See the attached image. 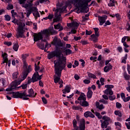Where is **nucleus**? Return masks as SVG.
I'll list each match as a JSON object with an SVG mask.
<instances>
[{
	"mask_svg": "<svg viewBox=\"0 0 130 130\" xmlns=\"http://www.w3.org/2000/svg\"><path fill=\"white\" fill-rule=\"evenodd\" d=\"M48 59H51L53 57H56L57 59L54 61L55 68V83L58 82L60 78L61 72L66 68L67 58L63 56V54L60 53L59 50L53 51L48 54Z\"/></svg>",
	"mask_w": 130,
	"mask_h": 130,
	"instance_id": "f257e3e1",
	"label": "nucleus"
},
{
	"mask_svg": "<svg viewBox=\"0 0 130 130\" xmlns=\"http://www.w3.org/2000/svg\"><path fill=\"white\" fill-rule=\"evenodd\" d=\"M91 0H71L66 2V5L62 3L57 4V9L54 8L53 11L55 14H61L66 11L67 7L74 5L78 9L77 14L79 13H85L86 7L88 6V3Z\"/></svg>",
	"mask_w": 130,
	"mask_h": 130,
	"instance_id": "f03ea898",
	"label": "nucleus"
},
{
	"mask_svg": "<svg viewBox=\"0 0 130 130\" xmlns=\"http://www.w3.org/2000/svg\"><path fill=\"white\" fill-rule=\"evenodd\" d=\"M50 34L51 35H55V34H57L56 30L53 29V27H52L51 28L48 29L42 30L38 34L35 35L34 41H35V42H37V41L41 40V41L46 42V40H48V39H49Z\"/></svg>",
	"mask_w": 130,
	"mask_h": 130,
	"instance_id": "7ed1b4c3",
	"label": "nucleus"
},
{
	"mask_svg": "<svg viewBox=\"0 0 130 130\" xmlns=\"http://www.w3.org/2000/svg\"><path fill=\"white\" fill-rule=\"evenodd\" d=\"M23 69L24 70V71L22 72V74L21 75L20 78L18 79V80H15L14 81L12 82L11 84V88L12 89H15L18 85H20L26 78L28 76V75H29V73L30 72H31V70H28V64H27V62L26 61H24L23 62Z\"/></svg>",
	"mask_w": 130,
	"mask_h": 130,
	"instance_id": "20e7f679",
	"label": "nucleus"
},
{
	"mask_svg": "<svg viewBox=\"0 0 130 130\" xmlns=\"http://www.w3.org/2000/svg\"><path fill=\"white\" fill-rule=\"evenodd\" d=\"M68 27L66 30L67 31H71L69 32V34H76L77 33V29H78V27L79 26V23L77 22L76 21H74L70 23L67 24Z\"/></svg>",
	"mask_w": 130,
	"mask_h": 130,
	"instance_id": "39448f33",
	"label": "nucleus"
},
{
	"mask_svg": "<svg viewBox=\"0 0 130 130\" xmlns=\"http://www.w3.org/2000/svg\"><path fill=\"white\" fill-rule=\"evenodd\" d=\"M12 91L13 90L7 91V94H9L10 95H11V94H12L13 98H21L23 100H28V99H29V98L26 97V93L25 92H14Z\"/></svg>",
	"mask_w": 130,
	"mask_h": 130,
	"instance_id": "423d86ee",
	"label": "nucleus"
},
{
	"mask_svg": "<svg viewBox=\"0 0 130 130\" xmlns=\"http://www.w3.org/2000/svg\"><path fill=\"white\" fill-rule=\"evenodd\" d=\"M102 119L103 120H100L101 122L102 128H106L108 124H109V122H111V118H110V117L106 115H105L102 117Z\"/></svg>",
	"mask_w": 130,
	"mask_h": 130,
	"instance_id": "0eeeda50",
	"label": "nucleus"
},
{
	"mask_svg": "<svg viewBox=\"0 0 130 130\" xmlns=\"http://www.w3.org/2000/svg\"><path fill=\"white\" fill-rule=\"evenodd\" d=\"M24 26L25 24L24 23L22 25L18 26L16 35L17 38H23V37H24V33H25Z\"/></svg>",
	"mask_w": 130,
	"mask_h": 130,
	"instance_id": "6e6552de",
	"label": "nucleus"
},
{
	"mask_svg": "<svg viewBox=\"0 0 130 130\" xmlns=\"http://www.w3.org/2000/svg\"><path fill=\"white\" fill-rule=\"evenodd\" d=\"M35 0H27V3H28V6L29 7L28 10V12H30L31 13L32 12L34 13H35V12H37L38 11V9L37 8L35 7H33V2H34Z\"/></svg>",
	"mask_w": 130,
	"mask_h": 130,
	"instance_id": "1a4fd4ad",
	"label": "nucleus"
},
{
	"mask_svg": "<svg viewBox=\"0 0 130 130\" xmlns=\"http://www.w3.org/2000/svg\"><path fill=\"white\" fill-rule=\"evenodd\" d=\"M105 87V88H107V89L105 90V93L106 95H112L113 94V91L112 89H111L114 87L113 85H106Z\"/></svg>",
	"mask_w": 130,
	"mask_h": 130,
	"instance_id": "9d476101",
	"label": "nucleus"
},
{
	"mask_svg": "<svg viewBox=\"0 0 130 130\" xmlns=\"http://www.w3.org/2000/svg\"><path fill=\"white\" fill-rule=\"evenodd\" d=\"M18 86H19V85H17L15 88H12V83H11V85L10 87L7 88L6 89V91H14V90H18L19 88H21V87H22V89H26V88H27V84H23L22 85H21V86H19L18 87Z\"/></svg>",
	"mask_w": 130,
	"mask_h": 130,
	"instance_id": "9b49d317",
	"label": "nucleus"
},
{
	"mask_svg": "<svg viewBox=\"0 0 130 130\" xmlns=\"http://www.w3.org/2000/svg\"><path fill=\"white\" fill-rule=\"evenodd\" d=\"M59 51H60L61 54L65 53L66 55H70V54H72V53H73V51L71 49H67L63 47L59 50Z\"/></svg>",
	"mask_w": 130,
	"mask_h": 130,
	"instance_id": "f8f14e48",
	"label": "nucleus"
},
{
	"mask_svg": "<svg viewBox=\"0 0 130 130\" xmlns=\"http://www.w3.org/2000/svg\"><path fill=\"white\" fill-rule=\"evenodd\" d=\"M42 76V74L41 75H39V74L38 73V72L35 73L31 78V82H32V83H34L35 82H37V81L39 80H41Z\"/></svg>",
	"mask_w": 130,
	"mask_h": 130,
	"instance_id": "ddd939ff",
	"label": "nucleus"
},
{
	"mask_svg": "<svg viewBox=\"0 0 130 130\" xmlns=\"http://www.w3.org/2000/svg\"><path fill=\"white\" fill-rule=\"evenodd\" d=\"M53 45H54L56 47H62V43L57 39V37H55L53 41Z\"/></svg>",
	"mask_w": 130,
	"mask_h": 130,
	"instance_id": "4468645a",
	"label": "nucleus"
},
{
	"mask_svg": "<svg viewBox=\"0 0 130 130\" xmlns=\"http://www.w3.org/2000/svg\"><path fill=\"white\" fill-rule=\"evenodd\" d=\"M98 20L100 22V25H102L105 22H106V20H107V16L105 15L103 16H98Z\"/></svg>",
	"mask_w": 130,
	"mask_h": 130,
	"instance_id": "2eb2a0df",
	"label": "nucleus"
},
{
	"mask_svg": "<svg viewBox=\"0 0 130 130\" xmlns=\"http://www.w3.org/2000/svg\"><path fill=\"white\" fill-rule=\"evenodd\" d=\"M28 95H26L25 96L26 98H28L27 97H35L36 96V93H34V91L33 90V89L31 88L28 90Z\"/></svg>",
	"mask_w": 130,
	"mask_h": 130,
	"instance_id": "dca6fc26",
	"label": "nucleus"
},
{
	"mask_svg": "<svg viewBox=\"0 0 130 130\" xmlns=\"http://www.w3.org/2000/svg\"><path fill=\"white\" fill-rule=\"evenodd\" d=\"M84 116L85 117H91V118H94L95 117V115L92 113L91 112H86L84 113Z\"/></svg>",
	"mask_w": 130,
	"mask_h": 130,
	"instance_id": "f3484780",
	"label": "nucleus"
},
{
	"mask_svg": "<svg viewBox=\"0 0 130 130\" xmlns=\"http://www.w3.org/2000/svg\"><path fill=\"white\" fill-rule=\"evenodd\" d=\"M90 40H91V41L96 43L97 42V41H98V37H99V36L93 34L90 36Z\"/></svg>",
	"mask_w": 130,
	"mask_h": 130,
	"instance_id": "a211bd4d",
	"label": "nucleus"
},
{
	"mask_svg": "<svg viewBox=\"0 0 130 130\" xmlns=\"http://www.w3.org/2000/svg\"><path fill=\"white\" fill-rule=\"evenodd\" d=\"M95 106L96 107V108L100 109V110H102V109H104V108H105L103 104H100L98 102L95 103Z\"/></svg>",
	"mask_w": 130,
	"mask_h": 130,
	"instance_id": "6ab92c4d",
	"label": "nucleus"
},
{
	"mask_svg": "<svg viewBox=\"0 0 130 130\" xmlns=\"http://www.w3.org/2000/svg\"><path fill=\"white\" fill-rule=\"evenodd\" d=\"M71 92V87L69 85H67L65 88L62 90L63 94H67V93H70Z\"/></svg>",
	"mask_w": 130,
	"mask_h": 130,
	"instance_id": "aec40b11",
	"label": "nucleus"
},
{
	"mask_svg": "<svg viewBox=\"0 0 130 130\" xmlns=\"http://www.w3.org/2000/svg\"><path fill=\"white\" fill-rule=\"evenodd\" d=\"M112 69V66H111V64H109L108 65L105 67L104 71V72H105V73H107V72H109V71H110V70H111Z\"/></svg>",
	"mask_w": 130,
	"mask_h": 130,
	"instance_id": "412c9836",
	"label": "nucleus"
},
{
	"mask_svg": "<svg viewBox=\"0 0 130 130\" xmlns=\"http://www.w3.org/2000/svg\"><path fill=\"white\" fill-rule=\"evenodd\" d=\"M60 77H61V75H60V78L59 79L58 81L56 83L55 82V75H54V83H55V84H57V83L59 82V84L60 85L59 88H62V86H63L62 83H63V82H62V80H60Z\"/></svg>",
	"mask_w": 130,
	"mask_h": 130,
	"instance_id": "4be33fe9",
	"label": "nucleus"
},
{
	"mask_svg": "<svg viewBox=\"0 0 130 130\" xmlns=\"http://www.w3.org/2000/svg\"><path fill=\"white\" fill-rule=\"evenodd\" d=\"M12 23L14 24H16L18 26H22L23 25V23H22L19 20H17V19H14L12 21Z\"/></svg>",
	"mask_w": 130,
	"mask_h": 130,
	"instance_id": "5701e85b",
	"label": "nucleus"
},
{
	"mask_svg": "<svg viewBox=\"0 0 130 130\" xmlns=\"http://www.w3.org/2000/svg\"><path fill=\"white\" fill-rule=\"evenodd\" d=\"M115 0H110L109 3L108 4L109 7H114L115 6Z\"/></svg>",
	"mask_w": 130,
	"mask_h": 130,
	"instance_id": "b1692460",
	"label": "nucleus"
},
{
	"mask_svg": "<svg viewBox=\"0 0 130 130\" xmlns=\"http://www.w3.org/2000/svg\"><path fill=\"white\" fill-rule=\"evenodd\" d=\"M18 76L19 72H15L12 74V79H13V80H16V79L18 78Z\"/></svg>",
	"mask_w": 130,
	"mask_h": 130,
	"instance_id": "393cba45",
	"label": "nucleus"
},
{
	"mask_svg": "<svg viewBox=\"0 0 130 130\" xmlns=\"http://www.w3.org/2000/svg\"><path fill=\"white\" fill-rule=\"evenodd\" d=\"M54 28L56 29V30H58L59 29V31H62L63 29L62 27L60 26V23H58L57 25H54Z\"/></svg>",
	"mask_w": 130,
	"mask_h": 130,
	"instance_id": "a878e982",
	"label": "nucleus"
},
{
	"mask_svg": "<svg viewBox=\"0 0 130 130\" xmlns=\"http://www.w3.org/2000/svg\"><path fill=\"white\" fill-rule=\"evenodd\" d=\"M121 62L123 63H126V60L127 59V54H125L124 56L122 58Z\"/></svg>",
	"mask_w": 130,
	"mask_h": 130,
	"instance_id": "bb28decb",
	"label": "nucleus"
},
{
	"mask_svg": "<svg viewBox=\"0 0 130 130\" xmlns=\"http://www.w3.org/2000/svg\"><path fill=\"white\" fill-rule=\"evenodd\" d=\"M2 56L4 59L5 62H7L8 61V54L6 53H3Z\"/></svg>",
	"mask_w": 130,
	"mask_h": 130,
	"instance_id": "cd10ccee",
	"label": "nucleus"
},
{
	"mask_svg": "<svg viewBox=\"0 0 130 130\" xmlns=\"http://www.w3.org/2000/svg\"><path fill=\"white\" fill-rule=\"evenodd\" d=\"M93 95V91L91 90H88L87 93V98H92V95Z\"/></svg>",
	"mask_w": 130,
	"mask_h": 130,
	"instance_id": "c85d7f7f",
	"label": "nucleus"
},
{
	"mask_svg": "<svg viewBox=\"0 0 130 130\" xmlns=\"http://www.w3.org/2000/svg\"><path fill=\"white\" fill-rule=\"evenodd\" d=\"M13 49L15 51H18V49H19V45L18 43H15L13 45Z\"/></svg>",
	"mask_w": 130,
	"mask_h": 130,
	"instance_id": "c756f323",
	"label": "nucleus"
},
{
	"mask_svg": "<svg viewBox=\"0 0 130 130\" xmlns=\"http://www.w3.org/2000/svg\"><path fill=\"white\" fill-rule=\"evenodd\" d=\"M79 101H86V96L81 95L78 99Z\"/></svg>",
	"mask_w": 130,
	"mask_h": 130,
	"instance_id": "7c9ffc66",
	"label": "nucleus"
},
{
	"mask_svg": "<svg viewBox=\"0 0 130 130\" xmlns=\"http://www.w3.org/2000/svg\"><path fill=\"white\" fill-rule=\"evenodd\" d=\"M81 106H83L84 107H87V106H89V103L87 101H84L81 103Z\"/></svg>",
	"mask_w": 130,
	"mask_h": 130,
	"instance_id": "2f4dec72",
	"label": "nucleus"
},
{
	"mask_svg": "<svg viewBox=\"0 0 130 130\" xmlns=\"http://www.w3.org/2000/svg\"><path fill=\"white\" fill-rule=\"evenodd\" d=\"M88 77L91 79H96V76L90 72L87 73Z\"/></svg>",
	"mask_w": 130,
	"mask_h": 130,
	"instance_id": "473e14b6",
	"label": "nucleus"
},
{
	"mask_svg": "<svg viewBox=\"0 0 130 130\" xmlns=\"http://www.w3.org/2000/svg\"><path fill=\"white\" fill-rule=\"evenodd\" d=\"M37 46L40 49H42L43 50L45 49V47H44V44H40V43H38Z\"/></svg>",
	"mask_w": 130,
	"mask_h": 130,
	"instance_id": "72a5a7b5",
	"label": "nucleus"
},
{
	"mask_svg": "<svg viewBox=\"0 0 130 130\" xmlns=\"http://www.w3.org/2000/svg\"><path fill=\"white\" fill-rule=\"evenodd\" d=\"M28 55H28V54L22 55V58L23 62L26 61V59L27 58V57H28Z\"/></svg>",
	"mask_w": 130,
	"mask_h": 130,
	"instance_id": "f704fd0d",
	"label": "nucleus"
},
{
	"mask_svg": "<svg viewBox=\"0 0 130 130\" xmlns=\"http://www.w3.org/2000/svg\"><path fill=\"white\" fill-rule=\"evenodd\" d=\"M32 14L35 18H39V17H40V15L39 14V12H38V10L35 12L32 13Z\"/></svg>",
	"mask_w": 130,
	"mask_h": 130,
	"instance_id": "c9c22d12",
	"label": "nucleus"
},
{
	"mask_svg": "<svg viewBox=\"0 0 130 130\" xmlns=\"http://www.w3.org/2000/svg\"><path fill=\"white\" fill-rule=\"evenodd\" d=\"M114 113L115 115H118V116H119V117H121V116H122V114H121V112H120L119 111H115Z\"/></svg>",
	"mask_w": 130,
	"mask_h": 130,
	"instance_id": "e433bc0d",
	"label": "nucleus"
},
{
	"mask_svg": "<svg viewBox=\"0 0 130 130\" xmlns=\"http://www.w3.org/2000/svg\"><path fill=\"white\" fill-rule=\"evenodd\" d=\"M94 114L96 115V116H97V117H98V118H99L100 119H101V118H102V115H101V114L100 113H98V112H95L94 113Z\"/></svg>",
	"mask_w": 130,
	"mask_h": 130,
	"instance_id": "4c0bfd02",
	"label": "nucleus"
},
{
	"mask_svg": "<svg viewBox=\"0 0 130 130\" xmlns=\"http://www.w3.org/2000/svg\"><path fill=\"white\" fill-rule=\"evenodd\" d=\"M116 108H118V109H120L122 107V106L121 105V104L117 102L116 103Z\"/></svg>",
	"mask_w": 130,
	"mask_h": 130,
	"instance_id": "58836bf2",
	"label": "nucleus"
},
{
	"mask_svg": "<svg viewBox=\"0 0 130 130\" xmlns=\"http://www.w3.org/2000/svg\"><path fill=\"white\" fill-rule=\"evenodd\" d=\"M94 32H95V35H96V36H99V28H94Z\"/></svg>",
	"mask_w": 130,
	"mask_h": 130,
	"instance_id": "ea45409f",
	"label": "nucleus"
},
{
	"mask_svg": "<svg viewBox=\"0 0 130 130\" xmlns=\"http://www.w3.org/2000/svg\"><path fill=\"white\" fill-rule=\"evenodd\" d=\"M11 14H12V18H14V19H15V17H16V16H17V13L16 12H15V10H12Z\"/></svg>",
	"mask_w": 130,
	"mask_h": 130,
	"instance_id": "a19ab883",
	"label": "nucleus"
},
{
	"mask_svg": "<svg viewBox=\"0 0 130 130\" xmlns=\"http://www.w3.org/2000/svg\"><path fill=\"white\" fill-rule=\"evenodd\" d=\"M5 18L6 21H11V16H10V15H5Z\"/></svg>",
	"mask_w": 130,
	"mask_h": 130,
	"instance_id": "79ce46f5",
	"label": "nucleus"
},
{
	"mask_svg": "<svg viewBox=\"0 0 130 130\" xmlns=\"http://www.w3.org/2000/svg\"><path fill=\"white\" fill-rule=\"evenodd\" d=\"M5 45H7V46H11L12 45V42H4Z\"/></svg>",
	"mask_w": 130,
	"mask_h": 130,
	"instance_id": "37998d69",
	"label": "nucleus"
},
{
	"mask_svg": "<svg viewBox=\"0 0 130 130\" xmlns=\"http://www.w3.org/2000/svg\"><path fill=\"white\" fill-rule=\"evenodd\" d=\"M14 9V6L12 4H9L7 7V10H13Z\"/></svg>",
	"mask_w": 130,
	"mask_h": 130,
	"instance_id": "c03bdc74",
	"label": "nucleus"
},
{
	"mask_svg": "<svg viewBox=\"0 0 130 130\" xmlns=\"http://www.w3.org/2000/svg\"><path fill=\"white\" fill-rule=\"evenodd\" d=\"M40 69V67H39V66H37V64L35 63V70L36 72V73H37V71H39Z\"/></svg>",
	"mask_w": 130,
	"mask_h": 130,
	"instance_id": "a18cd8bd",
	"label": "nucleus"
},
{
	"mask_svg": "<svg viewBox=\"0 0 130 130\" xmlns=\"http://www.w3.org/2000/svg\"><path fill=\"white\" fill-rule=\"evenodd\" d=\"M124 77L125 80H129L130 76L126 73L124 74Z\"/></svg>",
	"mask_w": 130,
	"mask_h": 130,
	"instance_id": "49530a36",
	"label": "nucleus"
},
{
	"mask_svg": "<svg viewBox=\"0 0 130 130\" xmlns=\"http://www.w3.org/2000/svg\"><path fill=\"white\" fill-rule=\"evenodd\" d=\"M130 100V96H127V98H125L123 99V101L124 102H127L128 101H129Z\"/></svg>",
	"mask_w": 130,
	"mask_h": 130,
	"instance_id": "de8ad7c7",
	"label": "nucleus"
},
{
	"mask_svg": "<svg viewBox=\"0 0 130 130\" xmlns=\"http://www.w3.org/2000/svg\"><path fill=\"white\" fill-rule=\"evenodd\" d=\"M101 102L102 103H103L104 104L107 105L108 104V102L107 101H105L104 99H102V100H100Z\"/></svg>",
	"mask_w": 130,
	"mask_h": 130,
	"instance_id": "09e8293b",
	"label": "nucleus"
},
{
	"mask_svg": "<svg viewBox=\"0 0 130 130\" xmlns=\"http://www.w3.org/2000/svg\"><path fill=\"white\" fill-rule=\"evenodd\" d=\"M82 39V37H76V36H75L74 37V40L75 41H79V40H81V39Z\"/></svg>",
	"mask_w": 130,
	"mask_h": 130,
	"instance_id": "8fccbe9b",
	"label": "nucleus"
},
{
	"mask_svg": "<svg viewBox=\"0 0 130 130\" xmlns=\"http://www.w3.org/2000/svg\"><path fill=\"white\" fill-rule=\"evenodd\" d=\"M126 89L127 91H128V92L130 93V82H128L127 87H126Z\"/></svg>",
	"mask_w": 130,
	"mask_h": 130,
	"instance_id": "3c124183",
	"label": "nucleus"
},
{
	"mask_svg": "<svg viewBox=\"0 0 130 130\" xmlns=\"http://www.w3.org/2000/svg\"><path fill=\"white\" fill-rule=\"evenodd\" d=\"M109 99L111 101H113L115 99V95H113V96H109Z\"/></svg>",
	"mask_w": 130,
	"mask_h": 130,
	"instance_id": "603ef678",
	"label": "nucleus"
},
{
	"mask_svg": "<svg viewBox=\"0 0 130 130\" xmlns=\"http://www.w3.org/2000/svg\"><path fill=\"white\" fill-rule=\"evenodd\" d=\"M53 14H49L48 18H49V20H52V19L53 18Z\"/></svg>",
	"mask_w": 130,
	"mask_h": 130,
	"instance_id": "864d4df0",
	"label": "nucleus"
},
{
	"mask_svg": "<svg viewBox=\"0 0 130 130\" xmlns=\"http://www.w3.org/2000/svg\"><path fill=\"white\" fill-rule=\"evenodd\" d=\"M125 124L128 129H130V122H125Z\"/></svg>",
	"mask_w": 130,
	"mask_h": 130,
	"instance_id": "5fc2aeb1",
	"label": "nucleus"
},
{
	"mask_svg": "<svg viewBox=\"0 0 130 130\" xmlns=\"http://www.w3.org/2000/svg\"><path fill=\"white\" fill-rule=\"evenodd\" d=\"M42 100L44 104H47V100H46V99H45V98L43 97L42 98Z\"/></svg>",
	"mask_w": 130,
	"mask_h": 130,
	"instance_id": "6e6d98bb",
	"label": "nucleus"
},
{
	"mask_svg": "<svg viewBox=\"0 0 130 130\" xmlns=\"http://www.w3.org/2000/svg\"><path fill=\"white\" fill-rule=\"evenodd\" d=\"M127 38V36H124V37H123L121 40L122 43L125 42V40H126Z\"/></svg>",
	"mask_w": 130,
	"mask_h": 130,
	"instance_id": "4d7b16f0",
	"label": "nucleus"
},
{
	"mask_svg": "<svg viewBox=\"0 0 130 130\" xmlns=\"http://www.w3.org/2000/svg\"><path fill=\"white\" fill-rule=\"evenodd\" d=\"M83 83H84V84H90L91 81H90V80L85 79L83 81Z\"/></svg>",
	"mask_w": 130,
	"mask_h": 130,
	"instance_id": "13d9d810",
	"label": "nucleus"
},
{
	"mask_svg": "<svg viewBox=\"0 0 130 130\" xmlns=\"http://www.w3.org/2000/svg\"><path fill=\"white\" fill-rule=\"evenodd\" d=\"M86 35H91V34H92V32L91 30H86Z\"/></svg>",
	"mask_w": 130,
	"mask_h": 130,
	"instance_id": "bf43d9fd",
	"label": "nucleus"
},
{
	"mask_svg": "<svg viewBox=\"0 0 130 130\" xmlns=\"http://www.w3.org/2000/svg\"><path fill=\"white\" fill-rule=\"evenodd\" d=\"M94 47L95 48H98V49H102V45H94Z\"/></svg>",
	"mask_w": 130,
	"mask_h": 130,
	"instance_id": "052dcab7",
	"label": "nucleus"
},
{
	"mask_svg": "<svg viewBox=\"0 0 130 130\" xmlns=\"http://www.w3.org/2000/svg\"><path fill=\"white\" fill-rule=\"evenodd\" d=\"M79 61L81 62V66L82 67H85V61L84 60L81 59L79 60Z\"/></svg>",
	"mask_w": 130,
	"mask_h": 130,
	"instance_id": "680f3d73",
	"label": "nucleus"
},
{
	"mask_svg": "<svg viewBox=\"0 0 130 130\" xmlns=\"http://www.w3.org/2000/svg\"><path fill=\"white\" fill-rule=\"evenodd\" d=\"M6 80L5 79H2V83L3 84V86H4V87H6Z\"/></svg>",
	"mask_w": 130,
	"mask_h": 130,
	"instance_id": "e2e57ef3",
	"label": "nucleus"
},
{
	"mask_svg": "<svg viewBox=\"0 0 130 130\" xmlns=\"http://www.w3.org/2000/svg\"><path fill=\"white\" fill-rule=\"evenodd\" d=\"M115 17L118 20H120V19H121L120 15H119V14H118V13L115 14Z\"/></svg>",
	"mask_w": 130,
	"mask_h": 130,
	"instance_id": "0e129e2a",
	"label": "nucleus"
},
{
	"mask_svg": "<svg viewBox=\"0 0 130 130\" xmlns=\"http://www.w3.org/2000/svg\"><path fill=\"white\" fill-rule=\"evenodd\" d=\"M126 29L127 31H130V25L127 23L126 25Z\"/></svg>",
	"mask_w": 130,
	"mask_h": 130,
	"instance_id": "69168bd1",
	"label": "nucleus"
},
{
	"mask_svg": "<svg viewBox=\"0 0 130 130\" xmlns=\"http://www.w3.org/2000/svg\"><path fill=\"white\" fill-rule=\"evenodd\" d=\"M117 50L119 52H122V47H118Z\"/></svg>",
	"mask_w": 130,
	"mask_h": 130,
	"instance_id": "338daca9",
	"label": "nucleus"
},
{
	"mask_svg": "<svg viewBox=\"0 0 130 130\" xmlns=\"http://www.w3.org/2000/svg\"><path fill=\"white\" fill-rule=\"evenodd\" d=\"M73 126L77 127V120L75 119L73 120Z\"/></svg>",
	"mask_w": 130,
	"mask_h": 130,
	"instance_id": "774afa93",
	"label": "nucleus"
}]
</instances>
